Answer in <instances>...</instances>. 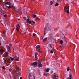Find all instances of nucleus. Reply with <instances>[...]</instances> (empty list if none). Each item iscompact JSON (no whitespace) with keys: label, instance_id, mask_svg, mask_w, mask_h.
Returning <instances> with one entry per match:
<instances>
[{"label":"nucleus","instance_id":"412c9836","mask_svg":"<svg viewBox=\"0 0 79 79\" xmlns=\"http://www.w3.org/2000/svg\"><path fill=\"white\" fill-rule=\"evenodd\" d=\"M7 50L8 52H10V47H8Z\"/></svg>","mask_w":79,"mask_h":79},{"label":"nucleus","instance_id":"37998d69","mask_svg":"<svg viewBox=\"0 0 79 79\" xmlns=\"http://www.w3.org/2000/svg\"><path fill=\"white\" fill-rule=\"evenodd\" d=\"M15 3H16V2H17V1L16 0H15Z\"/></svg>","mask_w":79,"mask_h":79},{"label":"nucleus","instance_id":"a211bd4d","mask_svg":"<svg viewBox=\"0 0 79 79\" xmlns=\"http://www.w3.org/2000/svg\"><path fill=\"white\" fill-rule=\"evenodd\" d=\"M47 40V38H46L43 40V42H45V41H46Z\"/></svg>","mask_w":79,"mask_h":79},{"label":"nucleus","instance_id":"20e7f679","mask_svg":"<svg viewBox=\"0 0 79 79\" xmlns=\"http://www.w3.org/2000/svg\"><path fill=\"white\" fill-rule=\"evenodd\" d=\"M69 9V7L65 6L64 7V11L65 12H66L68 14L69 13V11L68 10Z\"/></svg>","mask_w":79,"mask_h":79},{"label":"nucleus","instance_id":"4be33fe9","mask_svg":"<svg viewBox=\"0 0 79 79\" xmlns=\"http://www.w3.org/2000/svg\"><path fill=\"white\" fill-rule=\"evenodd\" d=\"M55 5L56 6H57L59 5V4H58V3H56L55 4Z\"/></svg>","mask_w":79,"mask_h":79},{"label":"nucleus","instance_id":"c9c22d12","mask_svg":"<svg viewBox=\"0 0 79 79\" xmlns=\"http://www.w3.org/2000/svg\"><path fill=\"white\" fill-rule=\"evenodd\" d=\"M33 36H35V35H36V34H35V33H33Z\"/></svg>","mask_w":79,"mask_h":79},{"label":"nucleus","instance_id":"09e8293b","mask_svg":"<svg viewBox=\"0 0 79 79\" xmlns=\"http://www.w3.org/2000/svg\"><path fill=\"white\" fill-rule=\"evenodd\" d=\"M20 79H23L22 78V77H20Z\"/></svg>","mask_w":79,"mask_h":79},{"label":"nucleus","instance_id":"1a4fd4ad","mask_svg":"<svg viewBox=\"0 0 79 79\" xmlns=\"http://www.w3.org/2000/svg\"><path fill=\"white\" fill-rule=\"evenodd\" d=\"M48 48V50L49 51L51 50V49H52V45L51 44H49Z\"/></svg>","mask_w":79,"mask_h":79},{"label":"nucleus","instance_id":"3c124183","mask_svg":"<svg viewBox=\"0 0 79 79\" xmlns=\"http://www.w3.org/2000/svg\"><path fill=\"white\" fill-rule=\"evenodd\" d=\"M13 74V75H14V76H16V75H15V74Z\"/></svg>","mask_w":79,"mask_h":79},{"label":"nucleus","instance_id":"9d476101","mask_svg":"<svg viewBox=\"0 0 79 79\" xmlns=\"http://www.w3.org/2000/svg\"><path fill=\"white\" fill-rule=\"evenodd\" d=\"M4 52V49L1 48L0 49V53L1 54H3V53Z\"/></svg>","mask_w":79,"mask_h":79},{"label":"nucleus","instance_id":"a878e982","mask_svg":"<svg viewBox=\"0 0 79 79\" xmlns=\"http://www.w3.org/2000/svg\"><path fill=\"white\" fill-rule=\"evenodd\" d=\"M36 21H37L38 20V21H39V20H40V19L39 18H38V17H37L36 19Z\"/></svg>","mask_w":79,"mask_h":79},{"label":"nucleus","instance_id":"0eeeda50","mask_svg":"<svg viewBox=\"0 0 79 79\" xmlns=\"http://www.w3.org/2000/svg\"><path fill=\"white\" fill-rule=\"evenodd\" d=\"M14 61H18L19 60V58L17 57H14Z\"/></svg>","mask_w":79,"mask_h":79},{"label":"nucleus","instance_id":"aec40b11","mask_svg":"<svg viewBox=\"0 0 79 79\" xmlns=\"http://www.w3.org/2000/svg\"><path fill=\"white\" fill-rule=\"evenodd\" d=\"M38 51H39V53H42V51H41V50H40V49H39V50H38Z\"/></svg>","mask_w":79,"mask_h":79},{"label":"nucleus","instance_id":"393cba45","mask_svg":"<svg viewBox=\"0 0 79 79\" xmlns=\"http://www.w3.org/2000/svg\"><path fill=\"white\" fill-rule=\"evenodd\" d=\"M8 53L7 52H6V56H8Z\"/></svg>","mask_w":79,"mask_h":79},{"label":"nucleus","instance_id":"ddd939ff","mask_svg":"<svg viewBox=\"0 0 79 79\" xmlns=\"http://www.w3.org/2000/svg\"><path fill=\"white\" fill-rule=\"evenodd\" d=\"M67 79H73V76L71 74H69V76L68 77V78Z\"/></svg>","mask_w":79,"mask_h":79},{"label":"nucleus","instance_id":"603ef678","mask_svg":"<svg viewBox=\"0 0 79 79\" xmlns=\"http://www.w3.org/2000/svg\"><path fill=\"white\" fill-rule=\"evenodd\" d=\"M9 45H10V46H11V44H9Z\"/></svg>","mask_w":79,"mask_h":79},{"label":"nucleus","instance_id":"13d9d810","mask_svg":"<svg viewBox=\"0 0 79 79\" xmlns=\"http://www.w3.org/2000/svg\"><path fill=\"white\" fill-rule=\"evenodd\" d=\"M24 33H25V34H26V32H25Z\"/></svg>","mask_w":79,"mask_h":79},{"label":"nucleus","instance_id":"cd10ccee","mask_svg":"<svg viewBox=\"0 0 79 79\" xmlns=\"http://www.w3.org/2000/svg\"><path fill=\"white\" fill-rule=\"evenodd\" d=\"M10 60L12 61H13V60H14V58H13L11 57H10Z\"/></svg>","mask_w":79,"mask_h":79},{"label":"nucleus","instance_id":"f3484780","mask_svg":"<svg viewBox=\"0 0 79 79\" xmlns=\"http://www.w3.org/2000/svg\"><path fill=\"white\" fill-rule=\"evenodd\" d=\"M50 70V68H47L46 69V71L48 73L49 72V70Z\"/></svg>","mask_w":79,"mask_h":79},{"label":"nucleus","instance_id":"c756f323","mask_svg":"<svg viewBox=\"0 0 79 79\" xmlns=\"http://www.w3.org/2000/svg\"><path fill=\"white\" fill-rule=\"evenodd\" d=\"M6 32V30H4L3 31V34H5Z\"/></svg>","mask_w":79,"mask_h":79},{"label":"nucleus","instance_id":"6ab92c4d","mask_svg":"<svg viewBox=\"0 0 79 79\" xmlns=\"http://www.w3.org/2000/svg\"><path fill=\"white\" fill-rule=\"evenodd\" d=\"M70 71V72H71V69H70L69 67H68L67 69V71Z\"/></svg>","mask_w":79,"mask_h":79},{"label":"nucleus","instance_id":"ea45409f","mask_svg":"<svg viewBox=\"0 0 79 79\" xmlns=\"http://www.w3.org/2000/svg\"><path fill=\"white\" fill-rule=\"evenodd\" d=\"M72 2H76V0H72Z\"/></svg>","mask_w":79,"mask_h":79},{"label":"nucleus","instance_id":"6e6d98bb","mask_svg":"<svg viewBox=\"0 0 79 79\" xmlns=\"http://www.w3.org/2000/svg\"><path fill=\"white\" fill-rule=\"evenodd\" d=\"M44 31H45V30H44Z\"/></svg>","mask_w":79,"mask_h":79},{"label":"nucleus","instance_id":"f257e3e1","mask_svg":"<svg viewBox=\"0 0 79 79\" xmlns=\"http://www.w3.org/2000/svg\"><path fill=\"white\" fill-rule=\"evenodd\" d=\"M17 69L16 71H15V73L16 74H18V73L19 75H21V71L20 70L21 69L19 67L17 66Z\"/></svg>","mask_w":79,"mask_h":79},{"label":"nucleus","instance_id":"f704fd0d","mask_svg":"<svg viewBox=\"0 0 79 79\" xmlns=\"http://www.w3.org/2000/svg\"><path fill=\"white\" fill-rule=\"evenodd\" d=\"M6 16H7V15H6V14H5V15H4V17L5 18V17H6Z\"/></svg>","mask_w":79,"mask_h":79},{"label":"nucleus","instance_id":"8fccbe9b","mask_svg":"<svg viewBox=\"0 0 79 79\" xmlns=\"http://www.w3.org/2000/svg\"><path fill=\"white\" fill-rule=\"evenodd\" d=\"M46 34V33H45L44 34V35H45Z\"/></svg>","mask_w":79,"mask_h":79},{"label":"nucleus","instance_id":"39448f33","mask_svg":"<svg viewBox=\"0 0 79 79\" xmlns=\"http://www.w3.org/2000/svg\"><path fill=\"white\" fill-rule=\"evenodd\" d=\"M10 61H11V60L9 58H7L4 60V63H5L6 64H7L8 63H10Z\"/></svg>","mask_w":79,"mask_h":79},{"label":"nucleus","instance_id":"b1692460","mask_svg":"<svg viewBox=\"0 0 79 79\" xmlns=\"http://www.w3.org/2000/svg\"><path fill=\"white\" fill-rule=\"evenodd\" d=\"M14 79H19V77H14Z\"/></svg>","mask_w":79,"mask_h":79},{"label":"nucleus","instance_id":"c85d7f7f","mask_svg":"<svg viewBox=\"0 0 79 79\" xmlns=\"http://www.w3.org/2000/svg\"><path fill=\"white\" fill-rule=\"evenodd\" d=\"M38 55V53L37 52H35V56H37Z\"/></svg>","mask_w":79,"mask_h":79},{"label":"nucleus","instance_id":"e433bc0d","mask_svg":"<svg viewBox=\"0 0 79 79\" xmlns=\"http://www.w3.org/2000/svg\"><path fill=\"white\" fill-rule=\"evenodd\" d=\"M35 58L36 60H37V56H35Z\"/></svg>","mask_w":79,"mask_h":79},{"label":"nucleus","instance_id":"bb28decb","mask_svg":"<svg viewBox=\"0 0 79 79\" xmlns=\"http://www.w3.org/2000/svg\"><path fill=\"white\" fill-rule=\"evenodd\" d=\"M50 5H53V2L52 1H51L50 2Z\"/></svg>","mask_w":79,"mask_h":79},{"label":"nucleus","instance_id":"864d4df0","mask_svg":"<svg viewBox=\"0 0 79 79\" xmlns=\"http://www.w3.org/2000/svg\"><path fill=\"white\" fill-rule=\"evenodd\" d=\"M60 48H61V46H60Z\"/></svg>","mask_w":79,"mask_h":79},{"label":"nucleus","instance_id":"473e14b6","mask_svg":"<svg viewBox=\"0 0 79 79\" xmlns=\"http://www.w3.org/2000/svg\"><path fill=\"white\" fill-rule=\"evenodd\" d=\"M52 50L54 51V53H55V52H56V51L55 49H53Z\"/></svg>","mask_w":79,"mask_h":79},{"label":"nucleus","instance_id":"2f4dec72","mask_svg":"<svg viewBox=\"0 0 79 79\" xmlns=\"http://www.w3.org/2000/svg\"><path fill=\"white\" fill-rule=\"evenodd\" d=\"M2 69H4V70H5L6 69H5V66H3L2 67Z\"/></svg>","mask_w":79,"mask_h":79},{"label":"nucleus","instance_id":"4468645a","mask_svg":"<svg viewBox=\"0 0 79 79\" xmlns=\"http://www.w3.org/2000/svg\"><path fill=\"white\" fill-rule=\"evenodd\" d=\"M38 66L39 67H42V64L41 63L39 62L38 64Z\"/></svg>","mask_w":79,"mask_h":79},{"label":"nucleus","instance_id":"dca6fc26","mask_svg":"<svg viewBox=\"0 0 79 79\" xmlns=\"http://www.w3.org/2000/svg\"><path fill=\"white\" fill-rule=\"evenodd\" d=\"M16 11H17V13H18L19 14H21V11H20L19 10H18V9H17L16 10Z\"/></svg>","mask_w":79,"mask_h":79},{"label":"nucleus","instance_id":"a18cd8bd","mask_svg":"<svg viewBox=\"0 0 79 79\" xmlns=\"http://www.w3.org/2000/svg\"><path fill=\"white\" fill-rule=\"evenodd\" d=\"M48 29L49 30H50V29H51V28H48Z\"/></svg>","mask_w":79,"mask_h":79},{"label":"nucleus","instance_id":"423d86ee","mask_svg":"<svg viewBox=\"0 0 79 79\" xmlns=\"http://www.w3.org/2000/svg\"><path fill=\"white\" fill-rule=\"evenodd\" d=\"M37 62H36L34 63H31V64L32 66H33L34 67H36L37 66Z\"/></svg>","mask_w":79,"mask_h":79},{"label":"nucleus","instance_id":"f03ea898","mask_svg":"<svg viewBox=\"0 0 79 79\" xmlns=\"http://www.w3.org/2000/svg\"><path fill=\"white\" fill-rule=\"evenodd\" d=\"M28 77L29 79H35V76L34 74L33 73H30L29 74Z\"/></svg>","mask_w":79,"mask_h":79},{"label":"nucleus","instance_id":"9b49d317","mask_svg":"<svg viewBox=\"0 0 79 79\" xmlns=\"http://www.w3.org/2000/svg\"><path fill=\"white\" fill-rule=\"evenodd\" d=\"M4 4L5 5H9V6H10L11 5V4L10 3V2H4Z\"/></svg>","mask_w":79,"mask_h":79},{"label":"nucleus","instance_id":"79ce46f5","mask_svg":"<svg viewBox=\"0 0 79 79\" xmlns=\"http://www.w3.org/2000/svg\"><path fill=\"white\" fill-rule=\"evenodd\" d=\"M64 41H65L66 42V39L64 38Z\"/></svg>","mask_w":79,"mask_h":79},{"label":"nucleus","instance_id":"6e6552de","mask_svg":"<svg viewBox=\"0 0 79 79\" xmlns=\"http://www.w3.org/2000/svg\"><path fill=\"white\" fill-rule=\"evenodd\" d=\"M20 29V27H19V25L17 24L16 26V30L17 31H19V30Z\"/></svg>","mask_w":79,"mask_h":79},{"label":"nucleus","instance_id":"c03bdc74","mask_svg":"<svg viewBox=\"0 0 79 79\" xmlns=\"http://www.w3.org/2000/svg\"><path fill=\"white\" fill-rule=\"evenodd\" d=\"M51 74H52V73H53V71H51Z\"/></svg>","mask_w":79,"mask_h":79},{"label":"nucleus","instance_id":"5fc2aeb1","mask_svg":"<svg viewBox=\"0 0 79 79\" xmlns=\"http://www.w3.org/2000/svg\"><path fill=\"white\" fill-rule=\"evenodd\" d=\"M0 45H1V43H0Z\"/></svg>","mask_w":79,"mask_h":79},{"label":"nucleus","instance_id":"49530a36","mask_svg":"<svg viewBox=\"0 0 79 79\" xmlns=\"http://www.w3.org/2000/svg\"><path fill=\"white\" fill-rule=\"evenodd\" d=\"M0 2H2V0H0Z\"/></svg>","mask_w":79,"mask_h":79},{"label":"nucleus","instance_id":"5701e85b","mask_svg":"<svg viewBox=\"0 0 79 79\" xmlns=\"http://www.w3.org/2000/svg\"><path fill=\"white\" fill-rule=\"evenodd\" d=\"M63 41L62 40H60V44H63Z\"/></svg>","mask_w":79,"mask_h":79},{"label":"nucleus","instance_id":"4c0bfd02","mask_svg":"<svg viewBox=\"0 0 79 79\" xmlns=\"http://www.w3.org/2000/svg\"><path fill=\"white\" fill-rule=\"evenodd\" d=\"M9 71H10V72H11V71H12V70L11 69H9Z\"/></svg>","mask_w":79,"mask_h":79},{"label":"nucleus","instance_id":"4d7b16f0","mask_svg":"<svg viewBox=\"0 0 79 79\" xmlns=\"http://www.w3.org/2000/svg\"><path fill=\"white\" fill-rule=\"evenodd\" d=\"M6 0V1H7V0Z\"/></svg>","mask_w":79,"mask_h":79},{"label":"nucleus","instance_id":"58836bf2","mask_svg":"<svg viewBox=\"0 0 79 79\" xmlns=\"http://www.w3.org/2000/svg\"><path fill=\"white\" fill-rule=\"evenodd\" d=\"M44 76H47V73H44Z\"/></svg>","mask_w":79,"mask_h":79},{"label":"nucleus","instance_id":"a19ab883","mask_svg":"<svg viewBox=\"0 0 79 79\" xmlns=\"http://www.w3.org/2000/svg\"><path fill=\"white\" fill-rule=\"evenodd\" d=\"M12 8H13V9H14V10H15V7H14V6H13Z\"/></svg>","mask_w":79,"mask_h":79},{"label":"nucleus","instance_id":"7c9ffc66","mask_svg":"<svg viewBox=\"0 0 79 79\" xmlns=\"http://www.w3.org/2000/svg\"><path fill=\"white\" fill-rule=\"evenodd\" d=\"M33 18H35L36 17V15H33Z\"/></svg>","mask_w":79,"mask_h":79},{"label":"nucleus","instance_id":"2eb2a0df","mask_svg":"<svg viewBox=\"0 0 79 79\" xmlns=\"http://www.w3.org/2000/svg\"><path fill=\"white\" fill-rule=\"evenodd\" d=\"M36 48H37V49H38L39 50V49H40V46L39 45H38L36 46Z\"/></svg>","mask_w":79,"mask_h":79},{"label":"nucleus","instance_id":"72a5a7b5","mask_svg":"<svg viewBox=\"0 0 79 79\" xmlns=\"http://www.w3.org/2000/svg\"><path fill=\"white\" fill-rule=\"evenodd\" d=\"M53 53V50H52L50 51V53Z\"/></svg>","mask_w":79,"mask_h":79},{"label":"nucleus","instance_id":"f8f14e48","mask_svg":"<svg viewBox=\"0 0 79 79\" xmlns=\"http://www.w3.org/2000/svg\"><path fill=\"white\" fill-rule=\"evenodd\" d=\"M4 6L6 7V8H8L9 9H11V6L10 5L8 7L6 5H4Z\"/></svg>","mask_w":79,"mask_h":79},{"label":"nucleus","instance_id":"de8ad7c7","mask_svg":"<svg viewBox=\"0 0 79 79\" xmlns=\"http://www.w3.org/2000/svg\"><path fill=\"white\" fill-rule=\"evenodd\" d=\"M9 77L10 78H11V75H10Z\"/></svg>","mask_w":79,"mask_h":79},{"label":"nucleus","instance_id":"7ed1b4c3","mask_svg":"<svg viewBox=\"0 0 79 79\" xmlns=\"http://www.w3.org/2000/svg\"><path fill=\"white\" fill-rule=\"evenodd\" d=\"M28 23L29 24H31V25H34L35 24V22L32 21H30L29 19H27V20L26 23Z\"/></svg>","mask_w":79,"mask_h":79}]
</instances>
